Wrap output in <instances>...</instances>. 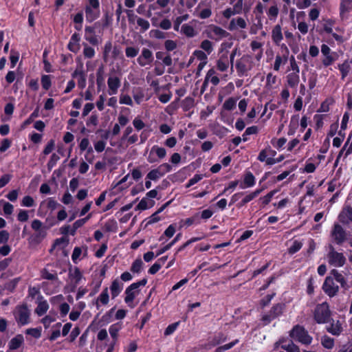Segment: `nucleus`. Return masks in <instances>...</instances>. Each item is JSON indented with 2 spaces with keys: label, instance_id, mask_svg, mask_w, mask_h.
<instances>
[{
  "label": "nucleus",
  "instance_id": "nucleus-43",
  "mask_svg": "<svg viewBox=\"0 0 352 352\" xmlns=\"http://www.w3.org/2000/svg\"><path fill=\"white\" fill-rule=\"evenodd\" d=\"M95 50L87 44H84L83 55L87 58H92L95 56Z\"/></svg>",
  "mask_w": 352,
  "mask_h": 352
},
{
  "label": "nucleus",
  "instance_id": "nucleus-27",
  "mask_svg": "<svg viewBox=\"0 0 352 352\" xmlns=\"http://www.w3.org/2000/svg\"><path fill=\"white\" fill-rule=\"evenodd\" d=\"M217 67L221 72L226 71L229 67V60L227 55H222L217 62Z\"/></svg>",
  "mask_w": 352,
  "mask_h": 352
},
{
  "label": "nucleus",
  "instance_id": "nucleus-15",
  "mask_svg": "<svg viewBox=\"0 0 352 352\" xmlns=\"http://www.w3.org/2000/svg\"><path fill=\"white\" fill-rule=\"evenodd\" d=\"M107 85L109 87V94L115 95L118 93V89L120 87V79L117 76H110L107 80Z\"/></svg>",
  "mask_w": 352,
  "mask_h": 352
},
{
  "label": "nucleus",
  "instance_id": "nucleus-52",
  "mask_svg": "<svg viewBox=\"0 0 352 352\" xmlns=\"http://www.w3.org/2000/svg\"><path fill=\"white\" fill-rule=\"evenodd\" d=\"M41 276L44 279L50 280H56L58 278L57 275L56 274L50 273L46 269H44L42 270Z\"/></svg>",
  "mask_w": 352,
  "mask_h": 352
},
{
  "label": "nucleus",
  "instance_id": "nucleus-53",
  "mask_svg": "<svg viewBox=\"0 0 352 352\" xmlns=\"http://www.w3.org/2000/svg\"><path fill=\"white\" fill-rule=\"evenodd\" d=\"M199 214L196 213L195 215H193L192 217L187 218L185 220V224L188 226H190L194 223L199 224Z\"/></svg>",
  "mask_w": 352,
  "mask_h": 352
},
{
  "label": "nucleus",
  "instance_id": "nucleus-5",
  "mask_svg": "<svg viewBox=\"0 0 352 352\" xmlns=\"http://www.w3.org/2000/svg\"><path fill=\"white\" fill-rule=\"evenodd\" d=\"M329 251L327 254L328 263L330 265L340 267L346 263V258L341 252H337L332 245H329Z\"/></svg>",
  "mask_w": 352,
  "mask_h": 352
},
{
  "label": "nucleus",
  "instance_id": "nucleus-21",
  "mask_svg": "<svg viewBox=\"0 0 352 352\" xmlns=\"http://www.w3.org/2000/svg\"><path fill=\"white\" fill-rule=\"evenodd\" d=\"M123 289V283L118 279H115L110 287L112 298L117 297Z\"/></svg>",
  "mask_w": 352,
  "mask_h": 352
},
{
  "label": "nucleus",
  "instance_id": "nucleus-28",
  "mask_svg": "<svg viewBox=\"0 0 352 352\" xmlns=\"http://www.w3.org/2000/svg\"><path fill=\"white\" fill-rule=\"evenodd\" d=\"M32 228L35 231L38 232L37 236H41V238H44L45 236V231L43 229V223L38 219H34L32 222Z\"/></svg>",
  "mask_w": 352,
  "mask_h": 352
},
{
  "label": "nucleus",
  "instance_id": "nucleus-40",
  "mask_svg": "<svg viewBox=\"0 0 352 352\" xmlns=\"http://www.w3.org/2000/svg\"><path fill=\"white\" fill-rule=\"evenodd\" d=\"M137 24L140 28V31L142 32H146L150 28L149 22L141 17L137 19Z\"/></svg>",
  "mask_w": 352,
  "mask_h": 352
},
{
  "label": "nucleus",
  "instance_id": "nucleus-50",
  "mask_svg": "<svg viewBox=\"0 0 352 352\" xmlns=\"http://www.w3.org/2000/svg\"><path fill=\"white\" fill-rule=\"evenodd\" d=\"M103 74H104V67H103V66H100L98 69L97 73H96V82L98 86H100L101 85L103 84V82H104Z\"/></svg>",
  "mask_w": 352,
  "mask_h": 352
},
{
  "label": "nucleus",
  "instance_id": "nucleus-2",
  "mask_svg": "<svg viewBox=\"0 0 352 352\" xmlns=\"http://www.w3.org/2000/svg\"><path fill=\"white\" fill-rule=\"evenodd\" d=\"M331 311L327 302L318 304L314 310V319L318 324L327 323L331 321Z\"/></svg>",
  "mask_w": 352,
  "mask_h": 352
},
{
  "label": "nucleus",
  "instance_id": "nucleus-23",
  "mask_svg": "<svg viewBox=\"0 0 352 352\" xmlns=\"http://www.w3.org/2000/svg\"><path fill=\"white\" fill-rule=\"evenodd\" d=\"M333 278V280L339 283L341 287L344 289L347 288V283L344 276L340 273L337 270H332L330 272V276Z\"/></svg>",
  "mask_w": 352,
  "mask_h": 352
},
{
  "label": "nucleus",
  "instance_id": "nucleus-11",
  "mask_svg": "<svg viewBox=\"0 0 352 352\" xmlns=\"http://www.w3.org/2000/svg\"><path fill=\"white\" fill-rule=\"evenodd\" d=\"M207 34L209 38L217 41L229 36V33L227 31L214 25H211L208 27Z\"/></svg>",
  "mask_w": 352,
  "mask_h": 352
},
{
  "label": "nucleus",
  "instance_id": "nucleus-34",
  "mask_svg": "<svg viewBox=\"0 0 352 352\" xmlns=\"http://www.w3.org/2000/svg\"><path fill=\"white\" fill-rule=\"evenodd\" d=\"M121 329V324L120 323H116L110 326L109 329V333L111 336L114 340V343L116 342L117 338H118V333L119 331Z\"/></svg>",
  "mask_w": 352,
  "mask_h": 352
},
{
  "label": "nucleus",
  "instance_id": "nucleus-45",
  "mask_svg": "<svg viewBox=\"0 0 352 352\" xmlns=\"http://www.w3.org/2000/svg\"><path fill=\"white\" fill-rule=\"evenodd\" d=\"M143 265V262L141 258L136 259L132 264L131 270L134 273H139Z\"/></svg>",
  "mask_w": 352,
  "mask_h": 352
},
{
  "label": "nucleus",
  "instance_id": "nucleus-63",
  "mask_svg": "<svg viewBox=\"0 0 352 352\" xmlns=\"http://www.w3.org/2000/svg\"><path fill=\"white\" fill-rule=\"evenodd\" d=\"M262 190H256L255 191L252 192V193L246 195L244 198H243V202H250V201H252V199H254V198H256L261 192Z\"/></svg>",
  "mask_w": 352,
  "mask_h": 352
},
{
  "label": "nucleus",
  "instance_id": "nucleus-19",
  "mask_svg": "<svg viewBox=\"0 0 352 352\" xmlns=\"http://www.w3.org/2000/svg\"><path fill=\"white\" fill-rule=\"evenodd\" d=\"M69 277L72 281H74L75 285H78L80 283L83 276L79 268L75 267L69 270Z\"/></svg>",
  "mask_w": 352,
  "mask_h": 352
},
{
  "label": "nucleus",
  "instance_id": "nucleus-35",
  "mask_svg": "<svg viewBox=\"0 0 352 352\" xmlns=\"http://www.w3.org/2000/svg\"><path fill=\"white\" fill-rule=\"evenodd\" d=\"M162 173L158 169V168L151 170L146 175V179L149 180L156 181L162 177Z\"/></svg>",
  "mask_w": 352,
  "mask_h": 352
},
{
  "label": "nucleus",
  "instance_id": "nucleus-18",
  "mask_svg": "<svg viewBox=\"0 0 352 352\" xmlns=\"http://www.w3.org/2000/svg\"><path fill=\"white\" fill-rule=\"evenodd\" d=\"M247 27V23L242 17L232 19L229 24V30H234L237 28L245 29Z\"/></svg>",
  "mask_w": 352,
  "mask_h": 352
},
{
  "label": "nucleus",
  "instance_id": "nucleus-26",
  "mask_svg": "<svg viewBox=\"0 0 352 352\" xmlns=\"http://www.w3.org/2000/svg\"><path fill=\"white\" fill-rule=\"evenodd\" d=\"M255 184V177L251 172H248L244 177L243 184L241 185V188L244 189L250 188Z\"/></svg>",
  "mask_w": 352,
  "mask_h": 352
},
{
  "label": "nucleus",
  "instance_id": "nucleus-37",
  "mask_svg": "<svg viewBox=\"0 0 352 352\" xmlns=\"http://www.w3.org/2000/svg\"><path fill=\"white\" fill-rule=\"evenodd\" d=\"M302 247V243L298 240H294L288 249V252L290 254H294L299 251Z\"/></svg>",
  "mask_w": 352,
  "mask_h": 352
},
{
  "label": "nucleus",
  "instance_id": "nucleus-8",
  "mask_svg": "<svg viewBox=\"0 0 352 352\" xmlns=\"http://www.w3.org/2000/svg\"><path fill=\"white\" fill-rule=\"evenodd\" d=\"M236 69L239 77L246 75L247 72L252 69L251 58L248 55L243 56L236 61Z\"/></svg>",
  "mask_w": 352,
  "mask_h": 352
},
{
  "label": "nucleus",
  "instance_id": "nucleus-42",
  "mask_svg": "<svg viewBox=\"0 0 352 352\" xmlns=\"http://www.w3.org/2000/svg\"><path fill=\"white\" fill-rule=\"evenodd\" d=\"M338 68L342 74V78H344L350 71V65L348 61L346 60L342 64L339 65Z\"/></svg>",
  "mask_w": 352,
  "mask_h": 352
},
{
  "label": "nucleus",
  "instance_id": "nucleus-6",
  "mask_svg": "<svg viewBox=\"0 0 352 352\" xmlns=\"http://www.w3.org/2000/svg\"><path fill=\"white\" fill-rule=\"evenodd\" d=\"M330 236L332 241L339 245L344 243L347 239L346 230L337 223L333 224Z\"/></svg>",
  "mask_w": 352,
  "mask_h": 352
},
{
  "label": "nucleus",
  "instance_id": "nucleus-25",
  "mask_svg": "<svg viewBox=\"0 0 352 352\" xmlns=\"http://www.w3.org/2000/svg\"><path fill=\"white\" fill-rule=\"evenodd\" d=\"M298 74L299 73L292 72L287 76V82L289 87L292 88H296L297 87L300 81Z\"/></svg>",
  "mask_w": 352,
  "mask_h": 352
},
{
  "label": "nucleus",
  "instance_id": "nucleus-64",
  "mask_svg": "<svg viewBox=\"0 0 352 352\" xmlns=\"http://www.w3.org/2000/svg\"><path fill=\"white\" fill-rule=\"evenodd\" d=\"M238 340H235L228 344H224L221 346H219L216 349V352H223L226 350H228L233 347L236 344Z\"/></svg>",
  "mask_w": 352,
  "mask_h": 352
},
{
  "label": "nucleus",
  "instance_id": "nucleus-12",
  "mask_svg": "<svg viewBox=\"0 0 352 352\" xmlns=\"http://www.w3.org/2000/svg\"><path fill=\"white\" fill-rule=\"evenodd\" d=\"M155 155L160 160L164 159L166 155V149L163 147L154 145L149 152L147 161L151 164L157 162L158 160L155 157Z\"/></svg>",
  "mask_w": 352,
  "mask_h": 352
},
{
  "label": "nucleus",
  "instance_id": "nucleus-3",
  "mask_svg": "<svg viewBox=\"0 0 352 352\" xmlns=\"http://www.w3.org/2000/svg\"><path fill=\"white\" fill-rule=\"evenodd\" d=\"M86 20L91 23L100 16V1L99 0H88L85 6Z\"/></svg>",
  "mask_w": 352,
  "mask_h": 352
},
{
  "label": "nucleus",
  "instance_id": "nucleus-39",
  "mask_svg": "<svg viewBox=\"0 0 352 352\" xmlns=\"http://www.w3.org/2000/svg\"><path fill=\"white\" fill-rule=\"evenodd\" d=\"M236 99L234 98H229L227 99L223 104V107L224 109L227 111H231L234 109L236 107Z\"/></svg>",
  "mask_w": 352,
  "mask_h": 352
},
{
  "label": "nucleus",
  "instance_id": "nucleus-49",
  "mask_svg": "<svg viewBox=\"0 0 352 352\" xmlns=\"http://www.w3.org/2000/svg\"><path fill=\"white\" fill-rule=\"evenodd\" d=\"M352 2L351 0H343L340 4V15L343 16V14L348 12L351 8L350 3Z\"/></svg>",
  "mask_w": 352,
  "mask_h": 352
},
{
  "label": "nucleus",
  "instance_id": "nucleus-61",
  "mask_svg": "<svg viewBox=\"0 0 352 352\" xmlns=\"http://www.w3.org/2000/svg\"><path fill=\"white\" fill-rule=\"evenodd\" d=\"M91 216V214H89L86 217L76 221L73 224L74 228L78 229L79 228L82 227L87 221V220L89 219Z\"/></svg>",
  "mask_w": 352,
  "mask_h": 352
},
{
  "label": "nucleus",
  "instance_id": "nucleus-16",
  "mask_svg": "<svg viewBox=\"0 0 352 352\" xmlns=\"http://www.w3.org/2000/svg\"><path fill=\"white\" fill-rule=\"evenodd\" d=\"M80 36L78 33H74L70 38L67 45V48L69 51L77 53L80 48Z\"/></svg>",
  "mask_w": 352,
  "mask_h": 352
},
{
  "label": "nucleus",
  "instance_id": "nucleus-57",
  "mask_svg": "<svg viewBox=\"0 0 352 352\" xmlns=\"http://www.w3.org/2000/svg\"><path fill=\"white\" fill-rule=\"evenodd\" d=\"M276 82V76H274L272 73H269L266 77V86L272 88Z\"/></svg>",
  "mask_w": 352,
  "mask_h": 352
},
{
  "label": "nucleus",
  "instance_id": "nucleus-60",
  "mask_svg": "<svg viewBox=\"0 0 352 352\" xmlns=\"http://www.w3.org/2000/svg\"><path fill=\"white\" fill-rule=\"evenodd\" d=\"M177 46V43L173 40H166L164 43V47L168 52L175 50Z\"/></svg>",
  "mask_w": 352,
  "mask_h": 352
},
{
  "label": "nucleus",
  "instance_id": "nucleus-30",
  "mask_svg": "<svg viewBox=\"0 0 352 352\" xmlns=\"http://www.w3.org/2000/svg\"><path fill=\"white\" fill-rule=\"evenodd\" d=\"M181 32L189 38L194 37L196 35V32L194 28L188 24H184L182 25Z\"/></svg>",
  "mask_w": 352,
  "mask_h": 352
},
{
  "label": "nucleus",
  "instance_id": "nucleus-56",
  "mask_svg": "<svg viewBox=\"0 0 352 352\" xmlns=\"http://www.w3.org/2000/svg\"><path fill=\"white\" fill-rule=\"evenodd\" d=\"M21 205L25 207H32L34 205V200L29 195L25 196L22 199Z\"/></svg>",
  "mask_w": 352,
  "mask_h": 352
},
{
  "label": "nucleus",
  "instance_id": "nucleus-32",
  "mask_svg": "<svg viewBox=\"0 0 352 352\" xmlns=\"http://www.w3.org/2000/svg\"><path fill=\"white\" fill-rule=\"evenodd\" d=\"M235 12L238 14H241L243 11L246 14L250 11V7L245 6L243 8V0H238L236 3L234 5L232 8Z\"/></svg>",
  "mask_w": 352,
  "mask_h": 352
},
{
  "label": "nucleus",
  "instance_id": "nucleus-7",
  "mask_svg": "<svg viewBox=\"0 0 352 352\" xmlns=\"http://www.w3.org/2000/svg\"><path fill=\"white\" fill-rule=\"evenodd\" d=\"M30 311L26 305H19L16 307L14 316L16 322L21 325H25L30 322Z\"/></svg>",
  "mask_w": 352,
  "mask_h": 352
},
{
  "label": "nucleus",
  "instance_id": "nucleus-44",
  "mask_svg": "<svg viewBox=\"0 0 352 352\" xmlns=\"http://www.w3.org/2000/svg\"><path fill=\"white\" fill-rule=\"evenodd\" d=\"M281 348L287 352H300L299 347L291 341L288 344H283Z\"/></svg>",
  "mask_w": 352,
  "mask_h": 352
},
{
  "label": "nucleus",
  "instance_id": "nucleus-31",
  "mask_svg": "<svg viewBox=\"0 0 352 352\" xmlns=\"http://www.w3.org/2000/svg\"><path fill=\"white\" fill-rule=\"evenodd\" d=\"M49 309V305L46 300L38 302V306L35 309V313L39 316L44 315Z\"/></svg>",
  "mask_w": 352,
  "mask_h": 352
},
{
  "label": "nucleus",
  "instance_id": "nucleus-38",
  "mask_svg": "<svg viewBox=\"0 0 352 352\" xmlns=\"http://www.w3.org/2000/svg\"><path fill=\"white\" fill-rule=\"evenodd\" d=\"M322 346L328 349H331L334 346V340L328 336H324L321 339Z\"/></svg>",
  "mask_w": 352,
  "mask_h": 352
},
{
  "label": "nucleus",
  "instance_id": "nucleus-41",
  "mask_svg": "<svg viewBox=\"0 0 352 352\" xmlns=\"http://www.w3.org/2000/svg\"><path fill=\"white\" fill-rule=\"evenodd\" d=\"M139 53V48L135 47L132 46L126 47L125 49V54L127 58H134Z\"/></svg>",
  "mask_w": 352,
  "mask_h": 352
},
{
  "label": "nucleus",
  "instance_id": "nucleus-62",
  "mask_svg": "<svg viewBox=\"0 0 352 352\" xmlns=\"http://www.w3.org/2000/svg\"><path fill=\"white\" fill-rule=\"evenodd\" d=\"M120 103L124 104L129 106L133 105V101L129 95L121 94L120 96Z\"/></svg>",
  "mask_w": 352,
  "mask_h": 352
},
{
  "label": "nucleus",
  "instance_id": "nucleus-46",
  "mask_svg": "<svg viewBox=\"0 0 352 352\" xmlns=\"http://www.w3.org/2000/svg\"><path fill=\"white\" fill-rule=\"evenodd\" d=\"M109 299L108 288L106 287L99 295L98 300H99L102 305H107L109 302Z\"/></svg>",
  "mask_w": 352,
  "mask_h": 352
},
{
  "label": "nucleus",
  "instance_id": "nucleus-33",
  "mask_svg": "<svg viewBox=\"0 0 352 352\" xmlns=\"http://www.w3.org/2000/svg\"><path fill=\"white\" fill-rule=\"evenodd\" d=\"M200 47L202 49V51L206 52L207 54H210L213 51V43L207 39L204 40L200 45Z\"/></svg>",
  "mask_w": 352,
  "mask_h": 352
},
{
  "label": "nucleus",
  "instance_id": "nucleus-24",
  "mask_svg": "<svg viewBox=\"0 0 352 352\" xmlns=\"http://www.w3.org/2000/svg\"><path fill=\"white\" fill-rule=\"evenodd\" d=\"M272 38L274 43L279 45L283 38L281 27L280 25H276L272 32Z\"/></svg>",
  "mask_w": 352,
  "mask_h": 352
},
{
  "label": "nucleus",
  "instance_id": "nucleus-22",
  "mask_svg": "<svg viewBox=\"0 0 352 352\" xmlns=\"http://www.w3.org/2000/svg\"><path fill=\"white\" fill-rule=\"evenodd\" d=\"M24 342L23 336L21 334H18L14 338H12L9 343L8 347L10 350H16L18 349L23 344Z\"/></svg>",
  "mask_w": 352,
  "mask_h": 352
},
{
  "label": "nucleus",
  "instance_id": "nucleus-1",
  "mask_svg": "<svg viewBox=\"0 0 352 352\" xmlns=\"http://www.w3.org/2000/svg\"><path fill=\"white\" fill-rule=\"evenodd\" d=\"M291 338L304 345H309L312 342V337L309 334L308 331L300 325L294 326L289 332Z\"/></svg>",
  "mask_w": 352,
  "mask_h": 352
},
{
  "label": "nucleus",
  "instance_id": "nucleus-10",
  "mask_svg": "<svg viewBox=\"0 0 352 352\" xmlns=\"http://www.w3.org/2000/svg\"><path fill=\"white\" fill-rule=\"evenodd\" d=\"M322 290L330 298L336 296L339 292V287L331 276H327L323 285Z\"/></svg>",
  "mask_w": 352,
  "mask_h": 352
},
{
  "label": "nucleus",
  "instance_id": "nucleus-36",
  "mask_svg": "<svg viewBox=\"0 0 352 352\" xmlns=\"http://www.w3.org/2000/svg\"><path fill=\"white\" fill-rule=\"evenodd\" d=\"M287 56L282 57L280 55H277L275 58L274 69L275 71H278L280 69V65H285L287 63Z\"/></svg>",
  "mask_w": 352,
  "mask_h": 352
},
{
  "label": "nucleus",
  "instance_id": "nucleus-47",
  "mask_svg": "<svg viewBox=\"0 0 352 352\" xmlns=\"http://www.w3.org/2000/svg\"><path fill=\"white\" fill-rule=\"evenodd\" d=\"M188 17H189V15L188 14L177 16L176 18L175 21H174V30L175 31H178L181 23L183 21H186L188 19Z\"/></svg>",
  "mask_w": 352,
  "mask_h": 352
},
{
  "label": "nucleus",
  "instance_id": "nucleus-9",
  "mask_svg": "<svg viewBox=\"0 0 352 352\" xmlns=\"http://www.w3.org/2000/svg\"><path fill=\"white\" fill-rule=\"evenodd\" d=\"M285 305L282 303H278L274 305L270 311L263 316L262 321L264 324H268L272 320H274L283 314Z\"/></svg>",
  "mask_w": 352,
  "mask_h": 352
},
{
  "label": "nucleus",
  "instance_id": "nucleus-48",
  "mask_svg": "<svg viewBox=\"0 0 352 352\" xmlns=\"http://www.w3.org/2000/svg\"><path fill=\"white\" fill-rule=\"evenodd\" d=\"M153 201H151V204L148 205V201L146 200V198H143L140 202L139 204H138V206H136V210H146L147 208H151L153 206Z\"/></svg>",
  "mask_w": 352,
  "mask_h": 352
},
{
  "label": "nucleus",
  "instance_id": "nucleus-59",
  "mask_svg": "<svg viewBox=\"0 0 352 352\" xmlns=\"http://www.w3.org/2000/svg\"><path fill=\"white\" fill-rule=\"evenodd\" d=\"M193 54L200 61H207L208 60L207 54L202 50H195Z\"/></svg>",
  "mask_w": 352,
  "mask_h": 352
},
{
  "label": "nucleus",
  "instance_id": "nucleus-29",
  "mask_svg": "<svg viewBox=\"0 0 352 352\" xmlns=\"http://www.w3.org/2000/svg\"><path fill=\"white\" fill-rule=\"evenodd\" d=\"M205 78L206 80H208L214 86L217 85L220 81L219 77L216 75V71L213 68L208 71Z\"/></svg>",
  "mask_w": 352,
  "mask_h": 352
},
{
  "label": "nucleus",
  "instance_id": "nucleus-13",
  "mask_svg": "<svg viewBox=\"0 0 352 352\" xmlns=\"http://www.w3.org/2000/svg\"><path fill=\"white\" fill-rule=\"evenodd\" d=\"M153 60V55L151 50L148 48H143L141 54L137 58L138 64L141 67H144L151 64Z\"/></svg>",
  "mask_w": 352,
  "mask_h": 352
},
{
  "label": "nucleus",
  "instance_id": "nucleus-51",
  "mask_svg": "<svg viewBox=\"0 0 352 352\" xmlns=\"http://www.w3.org/2000/svg\"><path fill=\"white\" fill-rule=\"evenodd\" d=\"M271 142L275 148L280 149L285 144L287 139L285 138H281L278 140L273 139Z\"/></svg>",
  "mask_w": 352,
  "mask_h": 352
},
{
  "label": "nucleus",
  "instance_id": "nucleus-54",
  "mask_svg": "<svg viewBox=\"0 0 352 352\" xmlns=\"http://www.w3.org/2000/svg\"><path fill=\"white\" fill-rule=\"evenodd\" d=\"M41 84L44 89L48 90L51 87L50 76L44 75L41 78Z\"/></svg>",
  "mask_w": 352,
  "mask_h": 352
},
{
  "label": "nucleus",
  "instance_id": "nucleus-20",
  "mask_svg": "<svg viewBox=\"0 0 352 352\" xmlns=\"http://www.w3.org/2000/svg\"><path fill=\"white\" fill-rule=\"evenodd\" d=\"M327 330L329 333L334 336H339L342 331V323L340 320L334 321L332 320V322L330 326L327 327Z\"/></svg>",
  "mask_w": 352,
  "mask_h": 352
},
{
  "label": "nucleus",
  "instance_id": "nucleus-55",
  "mask_svg": "<svg viewBox=\"0 0 352 352\" xmlns=\"http://www.w3.org/2000/svg\"><path fill=\"white\" fill-rule=\"evenodd\" d=\"M59 160V156L56 153H53L47 164L48 169L50 170H52V168L56 164Z\"/></svg>",
  "mask_w": 352,
  "mask_h": 352
},
{
  "label": "nucleus",
  "instance_id": "nucleus-58",
  "mask_svg": "<svg viewBox=\"0 0 352 352\" xmlns=\"http://www.w3.org/2000/svg\"><path fill=\"white\" fill-rule=\"evenodd\" d=\"M113 48L112 43L111 41H107L105 43L103 50V58L106 60L111 52Z\"/></svg>",
  "mask_w": 352,
  "mask_h": 352
},
{
  "label": "nucleus",
  "instance_id": "nucleus-4",
  "mask_svg": "<svg viewBox=\"0 0 352 352\" xmlns=\"http://www.w3.org/2000/svg\"><path fill=\"white\" fill-rule=\"evenodd\" d=\"M147 283V280L146 278H143L142 280L132 283L130 286H129L125 290L126 296L124 298V302L128 304V305L131 307H134V305L133 304V301L135 299V296L138 294V287L141 286H144Z\"/></svg>",
  "mask_w": 352,
  "mask_h": 352
},
{
  "label": "nucleus",
  "instance_id": "nucleus-17",
  "mask_svg": "<svg viewBox=\"0 0 352 352\" xmlns=\"http://www.w3.org/2000/svg\"><path fill=\"white\" fill-rule=\"evenodd\" d=\"M85 38L91 45H97L99 41L96 35L95 29L91 26H86L85 28Z\"/></svg>",
  "mask_w": 352,
  "mask_h": 352
},
{
  "label": "nucleus",
  "instance_id": "nucleus-14",
  "mask_svg": "<svg viewBox=\"0 0 352 352\" xmlns=\"http://www.w3.org/2000/svg\"><path fill=\"white\" fill-rule=\"evenodd\" d=\"M338 219L343 224L352 223V206L344 205L338 215Z\"/></svg>",
  "mask_w": 352,
  "mask_h": 352
}]
</instances>
